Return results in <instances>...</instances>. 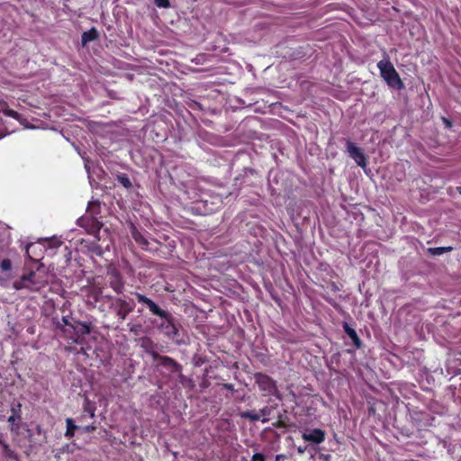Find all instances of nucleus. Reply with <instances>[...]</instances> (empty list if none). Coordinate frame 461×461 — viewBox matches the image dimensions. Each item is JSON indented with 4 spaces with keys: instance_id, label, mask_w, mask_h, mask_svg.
Returning a JSON list of instances; mask_svg holds the SVG:
<instances>
[{
    "instance_id": "a878e982",
    "label": "nucleus",
    "mask_w": 461,
    "mask_h": 461,
    "mask_svg": "<svg viewBox=\"0 0 461 461\" xmlns=\"http://www.w3.org/2000/svg\"><path fill=\"white\" fill-rule=\"evenodd\" d=\"M133 238H134V240H135L137 242H139V243H140V244H141V243H144V244H146V243H147V242H146V240H145V239H144L140 234H139V233H138V234H133Z\"/></svg>"
},
{
    "instance_id": "f3484780",
    "label": "nucleus",
    "mask_w": 461,
    "mask_h": 461,
    "mask_svg": "<svg viewBox=\"0 0 461 461\" xmlns=\"http://www.w3.org/2000/svg\"><path fill=\"white\" fill-rule=\"evenodd\" d=\"M12 267V263L10 259H4L0 264V268L2 271H9Z\"/></svg>"
},
{
    "instance_id": "6e6552de",
    "label": "nucleus",
    "mask_w": 461,
    "mask_h": 461,
    "mask_svg": "<svg viewBox=\"0 0 461 461\" xmlns=\"http://www.w3.org/2000/svg\"><path fill=\"white\" fill-rule=\"evenodd\" d=\"M343 328H344L346 334L351 339L353 345L357 348H359L361 347V340H360L359 337L357 336L356 330L353 328H351L347 322L344 323Z\"/></svg>"
},
{
    "instance_id": "9b49d317",
    "label": "nucleus",
    "mask_w": 461,
    "mask_h": 461,
    "mask_svg": "<svg viewBox=\"0 0 461 461\" xmlns=\"http://www.w3.org/2000/svg\"><path fill=\"white\" fill-rule=\"evenodd\" d=\"M111 287L118 294L122 292L123 289V282L122 278L115 275L113 278L110 282Z\"/></svg>"
},
{
    "instance_id": "6ab92c4d",
    "label": "nucleus",
    "mask_w": 461,
    "mask_h": 461,
    "mask_svg": "<svg viewBox=\"0 0 461 461\" xmlns=\"http://www.w3.org/2000/svg\"><path fill=\"white\" fill-rule=\"evenodd\" d=\"M270 413V410L268 408H264L260 411V417L263 416V418L261 419V421L263 423H267L269 421V419L267 418V416L269 415Z\"/></svg>"
},
{
    "instance_id": "c85d7f7f",
    "label": "nucleus",
    "mask_w": 461,
    "mask_h": 461,
    "mask_svg": "<svg viewBox=\"0 0 461 461\" xmlns=\"http://www.w3.org/2000/svg\"><path fill=\"white\" fill-rule=\"evenodd\" d=\"M16 420H19L15 415H11L9 418H8V422L10 423H14V421Z\"/></svg>"
},
{
    "instance_id": "cd10ccee",
    "label": "nucleus",
    "mask_w": 461,
    "mask_h": 461,
    "mask_svg": "<svg viewBox=\"0 0 461 461\" xmlns=\"http://www.w3.org/2000/svg\"><path fill=\"white\" fill-rule=\"evenodd\" d=\"M95 427L94 426H86L84 428H82V429L86 432V433H91L95 430Z\"/></svg>"
},
{
    "instance_id": "aec40b11",
    "label": "nucleus",
    "mask_w": 461,
    "mask_h": 461,
    "mask_svg": "<svg viewBox=\"0 0 461 461\" xmlns=\"http://www.w3.org/2000/svg\"><path fill=\"white\" fill-rule=\"evenodd\" d=\"M155 5L159 8H167L169 7V0H154Z\"/></svg>"
},
{
    "instance_id": "20e7f679",
    "label": "nucleus",
    "mask_w": 461,
    "mask_h": 461,
    "mask_svg": "<svg viewBox=\"0 0 461 461\" xmlns=\"http://www.w3.org/2000/svg\"><path fill=\"white\" fill-rule=\"evenodd\" d=\"M347 151L349 155V157L354 159V161L357 164V166L361 167H366V158L363 152V150L355 145L350 140H347Z\"/></svg>"
},
{
    "instance_id": "473e14b6",
    "label": "nucleus",
    "mask_w": 461,
    "mask_h": 461,
    "mask_svg": "<svg viewBox=\"0 0 461 461\" xmlns=\"http://www.w3.org/2000/svg\"><path fill=\"white\" fill-rule=\"evenodd\" d=\"M459 192L461 193V187H458Z\"/></svg>"
},
{
    "instance_id": "c756f323",
    "label": "nucleus",
    "mask_w": 461,
    "mask_h": 461,
    "mask_svg": "<svg viewBox=\"0 0 461 461\" xmlns=\"http://www.w3.org/2000/svg\"><path fill=\"white\" fill-rule=\"evenodd\" d=\"M32 247V244H28L26 246V254L30 258H32V257L30 255V249Z\"/></svg>"
},
{
    "instance_id": "9d476101",
    "label": "nucleus",
    "mask_w": 461,
    "mask_h": 461,
    "mask_svg": "<svg viewBox=\"0 0 461 461\" xmlns=\"http://www.w3.org/2000/svg\"><path fill=\"white\" fill-rule=\"evenodd\" d=\"M150 312L158 317H166L167 312L158 307V305L152 300L147 306Z\"/></svg>"
},
{
    "instance_id": "f03ea898",
    "label": "nucleus",
    "mask_w": 461,
    "mask_h": 461,
    "mask_svg": "<svg viewBox=\"0 0 461 461\" xmlns=\"http://www.w3.org/2000/svg\"><path fill=\"white\" fill-rule=\"evenodd\" d=\"M163 321L158 325V330L169 339L177 341L179 330L172 315L167 312L166 317H160Z\"/></svg>"
},
{
    "instance_id": "4be33fe9",
    "label": "nucleus",
    "mask_w": 461,
    "mask_h": 461,
    "mask_svg": "<svg viewBox=\"0 0 461 461\" xmlns=\"http://www.w3.org/2000/svg\"><path fill=\"white\" fill-rule=\"evenodd\" d=\"M21 407L22 405L20 403L16 404L15 406L12 407V415H15L18 419H21Z\"/></svg>"
},
{
    "instance_id": "f257e3e1",
    "label": "nucleus",
    "mask_w": 461,
    "mask_h": 461,
    "mask_svg": "<svg viewBox=\"0 0 461 461\" xmlns=\"http://www.w3.org/2000/svg\"><path fill=\"white\" fill-rule=\"evenodd\" d=\"M377 67L380 70L381 77L388 86L395 89H402L404 87L399 74L390 60L382 59L378 62Z\"/></svg>"
},
{
    "instance_id": "39448f33",
    "label": "nucleus",
    "mask_w": 461,
    "mask_h": 461,
    "mask_svg": "<svg viewBox=\"0 0 461 461\" xmlns=\"http://www.w3.org/2000/svg\"><path fill=\"white\" fill-rule=\"evenodd\" d=\"M117 312L116 314L121 321H124L128 314H130L135 307V303L132 300H127L122 297H119L115 300Z\"/></svg>"
},
{
    "instance_id": "ddd939ff",
    "label": "nucleus",
    "mask_w": 461,
    "mask_h": 461,
    "mask_svg": "<svg viewBox=\"0 0 461 461\" xmlns=\"http://www.w3.org/2000/svg\"><path fill=\"white\" fill-rule=\"evenodd\" d=\"M0 111H2L4 113V114H5L6 116L12 117L14 119L19 120V118H20V115L17 112L14 111L12 109H9L6 106L5 103L1 102V101H0Z\"/></svg>"
},
{
    "instance_id": "5701e85b",
    "label": "nucleus",
    "mask_w": 461,
    "mask_h": 461,
    "mask_svg": "<svg viewBox=\"0 0 461 461\" xmlns=\"http://www.w3.org/2000/svg\"><path fill=\"white\" fill-rule=\"evenodd\" d=\"M128 326H129L130 331L134 333L135 335L138 334V332L140 329V325H139V324L129 323Z\"/></svg>"
},
{
    "instance_id": "7ed1b4c3",
    "label": "nucleus",
    "mask_w": 461,
    "mask_h": 461,
    "mask_svg": "<svg viewBox=\"0 0 461 461\" xmlns=\"http://www.w3.org/2000/svg\"><path fill=\"white\" fill-rule=\"evenodd\" d=\"M255 380L264 395H276L277 387L276 382L270 376L258 373L255 375Z\"/></svg>"
},
{
    "instance_id": "423d86ee",
    "label": "nucleus",
    "mask_w": 461,
    "mask_h": 461,
    "mask_svg": "<svg viewBox=\"0 0 461 461\" xmlns=\"http://www.w3.org/2000/svg\"><path fill=\"white\" fill-rule=\"evenodd\" d=\"M159 359L160 365L167 368L172 375H177L182 382L185 379V376L181 373V366L176 363L173 358L167 356L158 357Z\"/></svg>"
},
{
    "instance_id": "393cba45",
    "label": "nucleus",
    "mask_w": 461,
    "mask_h": 461,
    "mask_svg": "<svg viewBox=\"0 0 461 461\" xmlns=\"http://www.w3.org/2000/svg\"><path fill=\"white\" fill-rule=\"evenodd\" d=\"M251 461H266V459L261 453H256L252 456Z\"/></svg>"
},
{
    "instance_id": "b1692460",
    "label": "nucleus",
    "mask_w": 461,
    "mask_h": 461,
    "mask_svg": "<svg viewBox=\"0 0 461 461\" xmlns=\"http://www.w3.org/2000/svg\"><path fill=\"white\" fill-rule=\"evenodd\" d=\"M119 180H120L121 184H122L123 186H125V187H130L131 185L130 179L126 176H120Z\"/></svg>"
},
{
    "instance_id": "dca6fc26",
    "label": "nucleus",
    "mask_w": 461,
    "mask_h": 461,
    "mask_svg": "<svg viewBox=\"0 0 461 461\" xmlns=\"http://www.w3.org/2000/svg\"><path fill=\"white\" fill-rule=\"evenodd\" d=\"M135 295H136V297L138 299V302L140 303L145 304L146 306H148V304L151 301V299H149V297L145 296L144 294L136 293Z\"/></svg>"
},
{
    "instance_id": "4468645a",
    "label": "nucleus",
    "mask_w": 461,
    "mask_h": 461,
    "mask_svg": "<svg viewBox=\"0 0 461 461\" xmlns=\"http://www.w3.org/2000/svg\"><path fill=\"white\" fill-rule=\"evenodd\" d=\"M453 250L452 247H437V248H429L428 252L432 256H440L444 253L450 252Z\"/></svg>"
},
{
    "instance_id": "412c9836",
    "label": "nucleus",
    "mask_w": 461,
    "mask_h": 461,
    "mask_svg": "<svg viewBox=\"0 0 461 461\" xmlns=\"http://www.w3.org/2000/svg\"><path fill=\"white\" fill-rule=\"evenodd\" d=\"M33 276H34V274H31L28 276H23V279H22L23 285H19L17 283H15L14 284L15 287L17 289H20L22 286H26L25 283L28 282V281H31Z\"/></svg>"
},
{
    "instance_id": "1a4fd4ad",
    "label": "nucleus",
    "mask_w": 461,
    "mask_h": 461,
    "mask_svg": "<svg viewBox=\"0 0 461 461\" xmlns=\"http://www.w3.org/2000/svg\"><path fill=\"white\" fill-rule=\"evenodd\" d=\"M97 37L98 32L95 28H92L87 32H84L81 38L83 46L86 45L90 41H95L97 39Z\"/></svg>"
},
{
    "instance_id": "a211bd4d",
    "label": "nucleus",
    "mask_w": 461,
    "mask_h": 461,
    "mask_svg": "<svg viewBox=\"0 0 461 461\" xmlns=\"http://www.w3.org/2000/svg\"><path fill=\"white\" fill-rule=\"evenodd\" d=\"M77 331L81 334H89L90 333V328L86 323H79L77 326Z\"/></svg>"
},
{
    "instance_id": "2f4dec72",
    "label": "nucleus",
    "mask_w": 461,
    "mask_h": 461,
    "mask_svg": "<svg viewBox=\"0 0 461 461\" xmlns=\"http://www.w3.org/2000/svg\"><path fill=\"white\" fill-rule=\"evenodd\" d=\"M444 122L446 123V125H447V127H450V126H451V122H450L448 120L444 119Z\"/></svg>"
},
{
    "instance_id": "7c9ffc66",
    "label": "nucleus",
    "mask_w": 461,
    "mask_h": 461,
    "mask_svg": "<svg viewBox=\"0 0 461 461\" xmlns=\"http://www.w3.org/2000/svg\"><path fill=\"white\" fill-rule=\"evenodd\" d=\"M95 205H99V203L97 202H90L89 204H88V210H90L92 207L95 206Z\"/></svg>"
},
{
    "instance_id": "0eeeda50",
    "label": "nucleus",
    "mask_w": 461,
    "mask_h": 461,
    "mask_svg": "<svg viewBox=\"0 0 461 461\" xmlns=\"http://www.w3.org/2000/svg\"><path fill=\"white\" fill-rule=\"evenodd\" d=\"M303 438L305 441L313 442L316 444H320L324 441L325 439V433L323 430L320 429H315L311 430L310 432L303 433Z\"/></svg>"
},
{
    "instance_id": "2eb2a0df",
    "label": "nucleus",
    "mask_w": 461,
    "mask_h": 461,
    "mask_svg": "<svg viewBox=\"0 0 461 461\" xmlns=\"http://www.w3.org/2000/svg\"><path fill=\"white\" fill-rule=\"evenodd\" d=\"M242 417L247 418L251 421H257V420H260V414L254 411H249L244 412L242 414Z\"/></svg>"
},
{
    "instance_id": "bb28decb",
    "label": "nucleus",
    "mask_w": 461,
    "mask_h": 461,
    "mask_svg": "<svg viewBox=\"0 0 461 461\" xmlns=\"http://www.w3.org/2000/svg\"><path fill=\"white\" fill-rule=\"evenodd\" d=\"M288 459L285 455H276L275 461H288Z\"/></svg>"
},
{
    "instance_id": "f8f14e48",
    "label": "nucleus",
    "mask_w": 461,
    "mask_h": 461,
    "mask_svg": "<svg viewBox=\"0 0 461 461\" xmlns=\"http://www.w3.org/2000/svg\"><path fill=\"white\" fill-rule=\"evenodd\" d=\"M66 423L67 430L65 432V437L71 438L75 435V430L78 429V427L74 423V420L71 418H68L66 420Z\"/></svg>"
}]
</instances>
